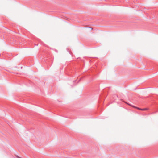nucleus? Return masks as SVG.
Wrapping results in <instances>:
<instances>
[{"label":"nucleus","mask_w":158,"mask_h":158,"mask_svg":"<svg viewBox=\"0 0 158 158\" xmlns=\"http://www.w3.org/2000/svg\"><path fill=\"white\" fill-rule=\"evenodd\" d=\"M127 104L129 105V106H133L134 108H136L137 109H138L139 110H147V108H144V109H141V108H139L138 107H135V106H132V105H131L130 104H128V103H127Z\"/></svg>","instance_id":"obj_1"}]
</instances>
